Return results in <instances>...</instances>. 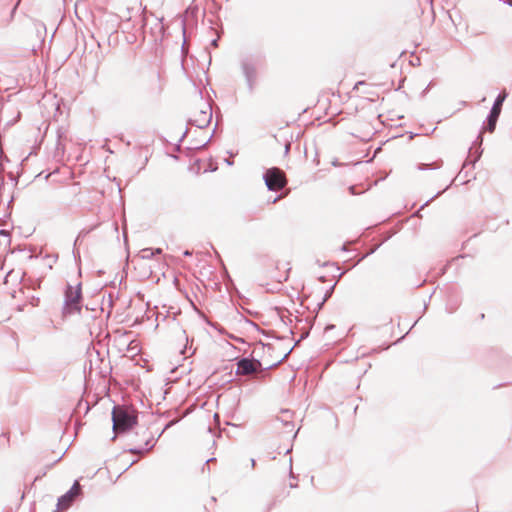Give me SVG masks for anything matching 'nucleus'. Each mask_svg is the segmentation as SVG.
<instances>
[{
    "label": "nucleus",
    "instance_id": "1a4fd4ad",
    "mask_svg": "<svg viewBox=\"0 0 512 512\" xmlns=\"http://www.w3.org/2000/svg\"><path fill=\"white\" fill-rule=\"evenodd\" d=\"M144 434H148V438L145 440L146 448H131L129 452L132 454H143L144 452H148L154 448L156 441L148 430L144 431Z\"/></svg>",
    "mask_w": 512,
    "mask_h": 512
},
{
    "label": "nucleus",
    "instance_id": "f03ea898",
    "mask_svg": "<svg viewBox=\"0 0 512 512\" xmlns=\"http://www.w3.org/2000/svg\"><path fill=\"white\" fill-rule=\"evenodd\" d=\"M262 64L259 55L246 54L240 58L241 72L245 78L248 90L252 92L257 82V71Z\"/></svg>",
    "mask_w": 512,
    "mask_h": 512
},
{
    "label": "nucleus",
    "instance_id": "f8f14e48",
    "mask_svg": "<svg viewBox=\"0 0 512 512\" xmlns=\"http://www.w3.org/2000/svg\"><path fill=\"white\" fill-rule=\"evenodd\" d=\"M140 256L142 259H152L154 256L153 249L145 248L140 251Z\"/></svg>",
    "mask_w": 512,
    "mask_h": 512
},
{
    "label": "nucleus",
    "instance_id": "20e7f679",
    "mask_svg": "<svg viewBox=\"0 0 512 512\" xmlns=\"http://www.w3.org/2000/svg\"><path fill=\"white\" fill-rule=\"evenodd\" d=\"M112 422L115 434L125 432L137 423V416L125 407L115 406L112 411Z\"/></svg>",
    "mask_w": 512,
    "mask_h": 512
},
{
    "label": "nucleus",
    "instance_id": "ddd939ff",
    "mask_svg": "<svg viewBox=\"0 0 512 512\" xmlns=\"http://www.w3.org/2000/svg\"><path fill=\"white\" fill-rule=\"evenodd\" d=\"M335 285L336 284H334L328 291H326L322 301L320 303H318V305H317L318 309H321L322 306L324 305V303L331 297L333 290L335 288Z\"/></svg>",
    "mask_w": 512,
    "mask_h": 512
},
{
    "label": "nucleus",
    "instance_id": "5701e85b",
    "mask_svg": "<svg viewBox=\"0 0 512 512\" xmlns=\"http://www.w3.org/2000/svg\"><path fill=\"white\" fill-rule=\"evenodd\" d=\"M504 3H506L509 6H512V0H504Z\"/></svg>",
    "mask_w": 512,
    "mask_h": 512
},
{
    "label": "nucleus",
    "instance_id": "f257e3e1",
    "mask_svg": "<svg viewBox=\"0 0 512 512\" xmlns=\"http://www.w3.org/2000/svg\"><path fill=\"white\" fill-rule=\"evenodd\" d=\"M82 285L81 283L75 286L67 284L64 290V301L61 309L63 318H69L73 315L81 314L82 311Z\"/></svg>",
    "mask_w": 512,
    "mask_h": 512
},
{
    "label": "nucleus",
    "instance_id": "9d476101",
    "mask_svg": "<svg viewBox=\"0 0 512 512\" xmlns=\"http://www.w3.org/2000/svg\"><path fill=\"white\" fill-rule=\"evenodd\" d=\"M472 149H473V147H471L469 149V155H468V157L466 158V160H465V162L463 164V168H465L468 165H472L473 166L479 160V158L481 157L482 150L476 149L475 156H474V158H472Z\"/></svg>",
    "mask_w": 512,
    "mask_h": 512
},
{
    "label": "nucleus",
    "instance_id": "7c9ffc66",
    "mask_svg": "<svg viewBox=\"0 0 512 512\" xmlns=\"http://www.w3.org/2000/svg\"><path fill=\"white\" fill-rule=\"evenodd\" d=\"M213 460H214V458H210V459H208V460L206 461V464H207V463H209V462H211V461H213Z\"/></svg>",
    "mask_w": 512,
    "mask_h": 512
},
{
    "label": "nucleus",
    "instance_id": "aec40b11",
    "mask_svg": "<svg viewBox=\"0 0 512 512\" xmlns=\"http://www.w3.org/2000/svg\"><path fill=\"white\" fill-rule=\"evenodd\" d=\"M153 252H154V255L161 254L162 253V249L161 248H156V249L153 250Z\"/></svg>",
    "mask_w": 512,
    "mask_h": 512
},
{
    "label": "nucleus",
    "instance_id": "2f4dec72",
    "mask_svg": "<svg viewBox=\"0 0 512 512\" xmlns=\"http://www.w3.org/2000/svg\"><path fill=\"white\" fill-rule=\"evenodd\" d=\"M319 280H320L321 282H324V281H325V278H324V277H320V278H319Z\"/></svg>",
    "mask_w": 512,
    "mask_h": 512
},
{
    "label": "nucleus",
    "instance_id": "9b49d317",
    "mask_svg": "<svg viewBox=\"0 0 512 512\" xmlns=\"http://www.w3.org/2000/svg\"><path fill=\"white\" fill-rule=\"evenodd\" d=\"M441 165H442V162H433L430 164H418L417 169L421 170V171L428 170V169L435 170V169L440 168Z\"/></svg>",
    "mask_w": 512,
    "mask_h": 512
},
{
    "label": "nucleus",
    "instance_id": "a878e982",
    "mask_svg": "<svg viewBox=\"0 0 512 512\" xmlns=\"http://www.w3.org/2000/svg\"><path fill=\"white\" fill-rule=\"evenodd\" d=\"M226 163H227L228 165H230V166L233 164V162H232L231 160H229V159H227V160H226Z\"/></svg>",
    "mask_w": 512,
    "mask_h": 512
},
{
    "label": "nucleus",
    "instance_id": "6e6552de",
    "mask_svg": "<svg viewBox=\"0 0 512 512\" xmlns=\"http://www.w3.org/2000/svg\"><path fill=\"white\" fill-rule=\"evenodd\" d=\"M506 98V94H499L495 99L493 106L486 118V127L485 129L492 133L496 128V123L501 113L502 104Z\"/></svg>",
    "mask_w": 512,
    "mask_h": 512
},
{
    "label": "nucleus",
    "instance_id": "0eeeda50",
    "mask_svg": "<svg viewBox=\"0 0 512 512\" xmlns=\"http://www.w3.org/2000/svg\"><path fill=\"white\" fill-rule=\"evenodd\" d=\"M81 491V486L76 480L72 487L64 495L58 498L55 512L67 510L73 504L75 499L81 494Z\"/></svg>",
    "mask_w": 512,
    "mask_h": 512
},
{
    "label": "nucleus",
    "instance_id": "c85d7f7f",
    "mask_svg": "<svg viewBox=\"0 0 512 512\" xmlns=\"http://www.w3.org/2000/svg\"><path fill=\"white\" fill-rule=\"evenodd\" d=\"M251 465H252V467H254V465H255V460L254 459H251Z\"/></svg>",
    "mask_w": 512,
    "mask_h": 512
},
{
    "label": "nucleus",
    "instance_id": "412c9836",
    "mask_svg": "<svg viewBox=\"0 0 512 512\" xmlns=\"http://www.w3.org/2000/svg\"><path fill=\"white\" fill-rule=\"evenodd\" d=\"M349 190H350L351 194H356V192H355V186H350V187H349Z\"/></svg>",
    "mask_w": 512,
    "mask_h": 512
},
{
    "label": "nucleus",
    "instance_id": "393cba45",
    "mask_svg": "<svg viewBox=\"0 0 512 512\" xmlns=\"http://www.w3.org/2000/svg\"><path fill=\"white\" fill-rule=\"evenodd\" d=\"M73 254L74 256L76 257L77 255L79 256V251H76L75 249L73 250Z\"/></svg>",
    "mask_w": 512,
    "mask_h": 512
},
{
    "label": "nucleus",
    "instance_id": "4468645a",
    "mask_svg": "<svg viewBox=\"0 0 512 512\" xmlns=\"http://www.w3.org/2000/svg\"><path fill=\"white\" fill-rule=\"evenodd\" d=\"M449 186H447L443 191H440L438 192L436 195H434L432 198H430L429 200H427L421 207H420V210L423 209L424 207H426L431 201H433L435 198H437L438 196H440L444 191H446L448 189Z\"/></svg>",
    "mask_w": 512,
    "mask_h": 512
},
{
    "label": "nucleus",
    "instance_id": "cd10ccee",
    "mask_svg": "<svg viewBox=\"0 0 512 512\" xmlns=\"http://www.w3.org/2000/svg\"><path fill=\"white\" fill-rule=\"evenodd\" d=\"M280 198H281V196L276 197V198L273 200V203H275L276 201H278Z\"/></svg>",
    "mask_w": 512,
    "mask_h": 512
},
{
    "label": "nucleus",
    "instance_id": "dca6fc26",
    "mask_svg": "<svg viewBox=\"0 0 512 512\" xmlns=\"http://www.w3.org/2000/svg\"><path fill=\"white\" fill-rule=\"evenodd\" d=\"M20 1H21V0H18V1L16 2V4L14 5L13 9L11 10L9 21H12V20H13L14 15H15V12H16V10H17V7L19 6Z\"/></svg>",
    "mask_w": 512,
    "mask_h": 512
},
{
    "label": "nucleus",
    "instance_id": "39448f33",
    "mask_svg": "<svg viewBox=\"0 0 512 512\" xmlns=\"http://www.w3.org/2000/svg\"><path fill=\"white\" fill-rule=\"evenodd\" d=\"M263 179L269 191H279L283 189L287 183L284 172L277 167L267 169L263 175Z\"/></svg>",
    "mask_w": 512,
    "mask_h": 512
},
{
    "label": "nucleus",
    "instance_id": "2eb2a0df",
    "mask_svg": "<svg viewBox=\"0 0 512 512\" xmlns=\"http://www.w3.org/2000/svg\"><path fill=\"white\" fill-rule=\"evenodd\" d=\"M176 422H177V420H171V421H169V422L165 425V427L162 429V431L160 432L159 437H160V436H161V435H162V434H163L167 429H169L170 427H172Z\"/></svg>",
    "mask_w": 512,
    "mask_h": 512
},
{
    "label": "nucleus",
    "instance_id": "a211bd4d",
    "mask_svg": "<svg viewBox=\"0 0 512 512\" xmlns=\"http://www.w3.org/2000/svg\"><path fill=\"white\" fill-rule=\"evenodd\" d=\"M482 141H483V136H482V132L479 133L478 137H477V140L475 141L474 144H478L479 147L481 146L482 144Z\"/></svg>",
    "mask_w": 512,
    "mask_h": 512
},
{
    "label": "nucleus",
    "instance_id": "b1692460",
    "mask_svg": "<svg viewBox=\"0 0 512 512\" xmlns=\"http://www.w3.org/2000/svg\"><path fill=\"white\" fill-rule=\"evenodd\" d=\"M217 43H218V40H217V39H214V40H212V42H211V44H212L213 46H217Z\"/></svg>",
    "mask_w": 512,
    "mask_h": 512
},
{
    "label": "nucleus",
    "instance_id": "6ab92c4d",
    "mask_svg": "<svg viewBox=\"0 0 512 512\" xmlns=\"http://www.w3.org/2000/svg\"><path fill=\"white\" fill-rule=\"evenodd\" d=\"M89 231H81L80 234L78 235V237L76 238V240L74 241V247L77 245L78 241H79V238L82 236V235H85L87 234Z\"/></svg>",
    "mask_w": 512,
    "mask_h": 512
},
{
    "label": "nucleus",
    "instance_id": "7ed1b4c3",
    "mask_svg": "<svg viewBox=\"0 0 512 512\" xmlns=\"http://www.w3.org/2000/svg\"><path fill=\"white\" fill-rule=\"evenodd\" d=\"M212 120V106L207 100H204L202 93L199 92V103L194 108L191 117L188 120L190 125L203 129L207 127Z\"/></svg>",
    "mask_w": 512,
    "mask_h": 512
},
{
    "label": "nucleus",
    "instance_id": "f3484780",
    "mask_svg": "<svg viewBox=\"0 0 512 512\" xmlns=\"http://www.w3.org/2000/svg\"><path fill=\"white\" fill-rule=\"evenodd\" d=\"M283 425L285 426V428H287L289 430V432H292L294 429V425L290 421L283 422Z\"/></svg>",
    "mask_w": 512,
    "mask_h": 512
},
{
    "label": "nucleus",
    "instance_id": "4be33fe9",
    "mask_svg": "<svg viewBox=\"0 0 512 512\" xmlns=\"http://www.w3.org/2000/svg\"><path fill=\"white\" fill-rule=\"evenodd\" d=\"M184 256H191L192 253L189 250L184 251Z\"/></svg>",
    "mask_w": 512,
    "mask_h": 512
},
{
    "label": "nucleus",
    "instance_id": "c756f323",
    "mask_svg": "<svg viewBox=\"0 0 512 512\" xmlns=\"http://www.w3.org/2000/svg\"><path fill=\"white\" fill-rule=\"evenodd\" d=\"M186 134H187V130L183 133L181 139H183L186 136Z\"/></svg>",
    "mask_w": 512,
    "mask_h": 512
},
{
    "label": "nucleus",
    "instance_id": "423d86ee",
    "mask_svg": "<svg viewBox=\"0 0 512 512\" xmlns=\"http://www.w3.org/2000/svg\"><path fill=\"white\" fill-rule=\"evenodd\" d=\"M236 365H237V369H236L237 375H251L253 373L262 371L264 369H270L273 366H276L277 364H273L266 368H263L262 363L259 360L254 359V358L243 357L238 360Z\"/></svg>",
    "mask_w": 512,
    "mask_h": 512
},
{
    "label": "nucleus",
    "instance_id": "bb28decb",
    "mask_svg": "<svg viewBox=\"0 0 512 512\" xmlns=\"http://www.w3.org/2000/svg\"><path fill=\"white\" fill-rule=\"evenodd\" d=\"M289 147H290V145H289V144H287V145H286V147H285V151H286V153L289 151Z\"/></svg>",
    "mask_w": 512,
    "mask_h": 512
}]
</instances>
